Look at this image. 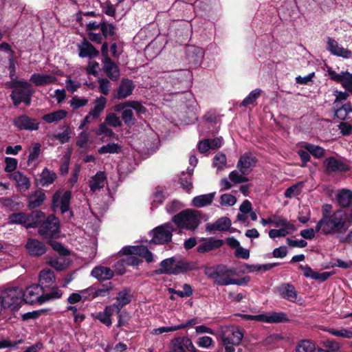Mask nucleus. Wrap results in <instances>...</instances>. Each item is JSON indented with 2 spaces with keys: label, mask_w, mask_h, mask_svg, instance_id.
Returning a JSON list of instances; mask_svg holds the SVG:
<instances>
[{
  "label": "nucleus",
  "mask_w": 352,
  "mask_h": 352,
  "mask_svg": "<svg viewBox=\"0 0 352 352\" xmlns=\"http://www.w3.org/2000/svg\"><path fill=\"white\" fill-rule=\"evenodd\" d=\"M232 225V221L228 217H223L217 219L214 223H207L206 226V230L208 232L212 231H225L228 230Z\"/></svg>",
  "instance_id": "obj_26"
},
{
  "label": "nucleus",
  "mask_w": 352,
  "mask_h": 352,
  "mask_svg": "<svg viewBox=\"0 0 352 352\" xmlns=\"http://www.w3.org/2000/svg\"><path fill=\"white\" fill-rule=\"evenodd\" d=\"M2 307L18 309L23 302V291L19 287H9L0 293Z\"/></svg>",
  "instance_id": "obj_7"
},
{
  "label": "nucleus",
  "mask_w": 352,
  "mask_h": 352,
  "mask_svg": "<svg viewBox=\"0 0 352 352\" xmlns=\"http://www.w3.org/2000/svg\"><path fill=\"white\" fill-rule=\"evenodd\" d=\"M132 107L138 114L144 113L146 109L142 103L138 101H126L114 105L113 110L116 111H124L126 108Z\"/></svg>",
  "instance_id": "obj_30"
},
{
  "label": "nucleus",
  "mask_w": 352,
  "mask_h": 352,
  "mask_svg": "<svg viewBox=\"0 0 352 352\" xmlns=\"http://www.w3.org/2000/svg\"><path fill=\"white\" fill-rule=\"evenodd\" d=\"M90 143V132L87 131H81L77 137L76 146L86 150L89 148Z\"/></svg>",
  "instance_id": "obj_45"
},
{
  "label": "nucleus",
  "mask_w": 352,
  "mask_h": 352,
  "mask_svg": "<svg viewBox=\"0 0 352 352\" xmlns=\"http://www.w3.org/2000/svg\"><path fill=\"white\" fill-rule=\"evenodd\" d=\"M277 265V263H267V264H256V265H245V267L247 270L248 272H259L263 271L265 272L267 270H270L272 269V267H275Z\"/></svg>",
  "instance_id": "obj_48"
},
{
  "label": "nucleus",
  "mask_w": 352,
  "mask_h": 352,
  "mask_svg": "<svg viewBox=\"0 0 352 352\" xmlns=\"http://www.w3.org/2000/svg\"><path fill=\"white\" fill-rule=\"evenodd\" d=\"M160 265L161 273L168 274H179L191 270L189 263L181 261V260L177 261L175 257L162 260Z\"/></svg>",
  "instance_id": "obj_8"
},
{
  "label": "nucleus",
  "mask_w": 352,
  "mask_h": 352,
  "mask_svg": "<svg viewBox=\"0 0 352 352\" xmlns=\"http://www.w3.org/2000/svg\"><path fill=\"white\" fill-rule=\"evenodd\" d=\"M349 221L350 217L345 210H336L329 216H322L316 224V230L326 235L340 234L349 227Z\"/></svg>",
  "instance_id": "obj_1"
},
{
  "label": "nucleus",
  "mask_w": 352,
  "mask_h": 352,
  "mask_svg": "<svg viewBox=\"0 0 352 352\" xmlns=\"http://www.w3.org/2000/svg\"><path fill=\"white\" fill-rule=\"evenodd\" d=\"M304 148L311 153L314 157L316 158L322 157L325 152L324 149L320 147V146L314 145L312 144H305L304 145Z\"/></svg>",
  "instance_id": "obj_49"
},
{
  "label": "nucleus",
  "mask_w": 352,
  "mask_h": 352,
  "mask_svg": "<svg viewBox=\"0 0 352 352\" xmlns=\"http://www.w3.org/2000/svg\"><path fill=\"white\" fill-rule=\"evenodd\" d=\"M173 222L180 229L194 230L199 227L201 213L194 209H186L173 217Z\"/></svg>",
  "instance_id": "obj_2"
},
{
  "label": "nucleus",
  "mask_w": 352,
  "mask_h": 352,
  "mask_svg": "<svg viewBox=\"0 0 352 352\" xmlns=\"http://www.w3.org/2000/svg\"><path fill=\"white\" fill-rule=\"evenodd\" d=\"M93 277L98 280H109L113 276V272L106 266H97L91 272Z\"/></svg>",
  "instance_id": "obj_32"
},
{
  "label": "nucleus",
  "mask_w": 352,
  "mask_h": 352,
  "mask_svg": "<svg viewBox=\"0 0 352 352\" xmlns=\"http://www.w3.org/2000/svg\"><path fill=\"white\" fill-rule=\"evenodd\" d=\"M106 175L103 171H98L91 177L89 181V186L91 192H96L104 188L106 184Z\"/></svg>",
  "instance_id": "obj_28"
},
{
  "label": "nucleus",
  "mask_w": 352,
  "mask_h": 352,
  "mask_svg": "<svg viewBox=\"0 0 352 352\" xmlns=\"http://www.w3.org/2000/svg\"><path fill=\"white\" fill-rule=\"evenodd\" d=\"M56 179V174L45 168L40 175V184L43 186H48L54 183Z\"/></svg>",
  "instance_id": "obj_44"
},
{
  "label": "nucleus",
  "mask_w": 352,
  "mask_h": 352,
  "mask_svg": "<svg viewBox=\"0 0 352 352\" xmlns=\"http://www.w3.org/2000/svg\"><path fill=\"white\" fill-rule=\"evenodd\" d=\"M102 64L103 71L109 79L112 80L119 79L120 76L119 67L114 61L110 58H106V60H102Z\"/></svg>",
  "instance_id": "obj_23"
},
{
  "label": "nucleus",
  "mask_w": 352,
  "mask_h": 352,
  "mask_svg": "<svg viewBox=\"0 0 352 352\" xmlns=\"http://www.w3.org/2000/svg\"><path fill=\"white\" fill-rule=\"evenodd\" d=\"M327 72L331 79L340 82L342 87L352 94V73L348 72L337 73L332 69H329Z\"/></svg>",
  "instance_id": "obj_13"
},
{
  "label": "nucleus",
  "mask_w": 352,
  "mask_h": 352,
  "mask_svg": "<svg viewBox=\"0 0 352 352\" xmlns=\"http://www.w3.org/2000/svg\"><path fill=\"white\" fill-rule=\"evenodd\" d=\"M30 153L28 157V164H32V162L39 157L41 151V144L39 143H34L29 150Z\"/></svg>",
  "instance_id": "obj_53"
},
{
  "label": "nucleus",
  "mask_w": 352,
  "mask_h": 352,
  "mask_svg": "<svg viewBox=\"0 0 352 352\" xmlns=\"http://www.w3.org/2000/svg\"><path fill=\"white\" fill-rule=\"evenodd\" d=\"M333 95L335 96V100L333 101L334 107H340V104L343 102H345L348 97L349 94L346 91H340L338 89H336L333 91Z\"/></svg>",
  "instance_id": "obj_58"
},
{
  "label": "nucleus",
  "mask_w": 352,
  "mask_h": 352,
  "mask_svg": "<svg viewBox=\"0 0 352 352\" xmlns=\"http://www.w3.org/2000/svg\"><path fill=\"white\" fill-rule=\"evenodd\" d=\"M256 164V157L250 152L243 153L239 159L236 168L243 174H249Z\"/></svg>",
  "instance_id": "obj_14"
},
{
  "label": "nucleus",
  "mask_w": 352,
  "mask_h": 352,
  "mask_svg": "<svg viewBox=\"0 0 352 352\" xmlns=\"http://www.w3.org/2000/svg\"><path fill=\"white\" fill-rule=\"evenodd\" d=\"M262 93V89L259 88H256L253 89L246 98L243 99L241 105L243 107H247V105L253 104L256 101V99L259 98Z\"/></svg>",
  "instance_id": "obj_47"
},
{
  "label": "nucleus",
  "mask_w": 352,
  "mask_h": 352,
  "mask_svg": "<svg viewBox=\"0 0 352 352\" xmlns=\"http://www.w3.org/2000/svg\"><path fill=\"white\" fill-rule=\"evenodd\" d=\"M121 151V147L116 143H109L103 145L98 150L100 154L105 153H118Z\"/></svg>",
  "instance_id": "obj_50"
},
{
  "label": "nucleus",
  "mask_w": 352,
  "mask_h": 352,
  "mask_svg": "<svg viewBox=\"0 0 352 352\" xmlns=\"http://www.w3.org/2000/svg\"><path fill=\"white\" fill-rule=\"evenodd\" d=\"M336 199L341 207H349L352 205V190L342 188L336 195Z\"/></svg>",
  "instance_id": "obj_34"
},
{
  "label": "nucleus",
  "mask_w": 352,
  "mask_h": 352,
  "mask_svg": "<svg viewBox=\"0 0 352 352\" xmlns=\"http://www.w3.org/2000/svg\"><path fill=\"white\" fill-rule=\"evenodd\" d=\"M98 82L99 85V91L105 96L108 95L110 89L109 80L106 78H99Z\"/></svg>",
  "instance_id": "obj_64"
},
{
  "label": "nucleus",
  "mask_w": 352,
  "mask_h": 352,
  "mask_svg": "<svg viewBox=\"0 0 352 352\" xmlns=\"http://www.w3.org/2000/svg\"><path fill=\"white\" fill-rule=\"evenodd\" d=\"M135 88L132 80L129 79H122L120 87L117 90L116 98L122 100L130 96Z\"/></svg>",
  "instance_id": "obj_27"
},
{
  "label": "nucleus",
  "mask_w": 352,
  "mask_h": 352,
  "mask_svg": "<svg viewBox=\"0 0 352 352\" xmlns=\"http://www.w3.org/2000/svg\"><path fill=\"white\" fill-rule=\"evenodd\" d=\"M197 344L199 347L209 349L214 346V341L210 336H204L199 337Z\"/></svg>",
  "instance_id": "obj_59"
},
{
  "label": "nucleus",
  "mask_w": 352,
  "mask_h": 352,
  "mask_svg": "<svg viewBox=\"0 0 352 352\" xmlns=\"http://www.w3.org/2000/svg\"><path fill=\"white\" fill-rule=\"evenodd\" d=\"M57 78L53 74L34 73L30 77V80L37 87L45 86L54 82Z\"/></svg>",
  "instance_id": "obj_24"
},
{
  "label": "nucleus",
  "mask_w": 352,
  "mask_h": 352,
  "mask_svg": "<svg viewBox=\"0 0 352 352\" xmlns=\"http://www.w3.org/2000/svg\"><path fill=\"white\" fill-rule=\"evenodd\" d=\"M123 254L126 257L123 259V262L128 265H138L141 263L142 257L147 263L153 262V255L151 251L144 246H128L122 248Z\"/></svg>",
  "instance_id": "obj_5"
},
{
  "label": "nucleus",
  "mask_w": 352,
  "mask_h": 352,
  "mask_svg": "<svg viewBox=\"0 0 352 352\" xmlns=\"http://www.w3.org/2000/svg\"><path fill=\"white\" fill-rule=\"evenodd\" d=\"M273 224L276 228H281L292 233L296 230L293 223L287 221L285 217L278 214L273 215Z\"/></svg>",
  "instance_id": "obj_37"
},
{
  "label": "nucleus",
  "mask_w": 352,
  "mask_h": 352,
  "mask_svg": "<svg viewBox=\"0 0 352 352\" xmlns=\"http://www.w3.org/2000/svg\"><path fill=\"white\" fill-rule=\"evenodd\" d=\"M26 251L32 256H40L46 253V245L34 238H29L25 244Z\"/></svg>",
  "instance_id": "obj_18"
},
{
  "label": "nucleus",
  "mask_w": 352,
  "mask_h": 352,
  "mask_svg": "<svg viewBox=\"0 0 352 352\" xmlns=\"http://www.w3.org/2000/svg\"><path fill=\"white\" fill-rule=\"evenodd\" d=\"M237 199L234 195L229 193H224L221 195L220 197V205L223 206H232L235 205Z\"/></svg>",
  "instance_id": "obj_57"
},
{
  "label": "nucleus",
  "mask_w": 352,
  "mask_h": 352,
  "mask_svg": "<svg viewBox=\"0 0 352 352\" xmlns=\"http://www.w3.org/2000/svg\"><path fill=\"white\" fill-rule=\"evenodd\" d=\"M324 164L326 170L329 172H346L348 170V166L342 161L333 157L326 158Z\"/></svg>",
  "instance_id": "obj_25"
},
{
  "label": "nucleus",
  "mask_w": 352,
  "mask_h": 352,
  "mask_svg": "<svg viewBox=\"0 0 352 352\" xmlns=\"http://www.w3.org/2000/svg\"><path fill=\"white\" fill-rule=\"evenodd\" d=\"M174 227L171 223H165L151 231V241L155 244H164L171 241Z\"/></svg>",
  "instance_id": "obj_9"
},
{
  "label": "nucleus",
  "mask_w": 352,
  "mask_h": 352,
  "mask_svg": "<svg viewBox=\"0 0 352 352\" xmlns=\"http://www.w3.org/2000/svg\"><path fill=\"white\" fill-rule=\"evenodd\" d=\"M221 241L219 240H209L206 241L204 243L199 244L198 246V252H205L212 250L214 248H217L220 247L221 245Z\"/></svg>",
  "instance_id": "obj_46"
},
{
  "label": "nucleus",
  "mask_w": 352,
  "mask_h": 352,
  "mask_svg": "<svg viewBox=\"0 0 352 352\" xmlns=\"http://www.w3.org/2000/svg\"><path fill=\"white\" fill-rule=\"evenodd\" d=\"M89 100L86 98H80L75 96L70 101V104L72 109H77L80 107H85L88 103Z\"/></svg>",
  "instance_id": "obj_63"
},
{
  "label": "nucleus",
  "mask_w": 352,
  "mask_h": 352,
  "mask_svg": "<svg viewBox=\"0 0 352 352\" xmlns=\"http://www.w3.org/2000/svg\"><path fill=\"white\" fill-rule=\"evenodd\" d=\"M116 313V311L113 307L112 305H109L105 307L103 311L97 313L95 317L104 325L110 327L112 323L111 316Z\"/></svg>",
  "instance_id": "obj_35"
},
{
  "label": "nucleus",
  "mask_w": 352,
  "mask_h": 352,
  "mask_svg": "<svg viewBox=\"0 0 352 352\" xmlns=\"http://www.w3.org/2000/svg\"><path fill=\"white\" fill-rule=\"evenodd\" d=\"M72 192L70 191L58 190L52 197V206L54 209L59 208L62 213L69 210Z\"/></svg>",
  "instance_id": "obj_12"
},
{
  "label": "nucleus",
  "mask_w": 352,
  "mask_h": 352,
  "mask_svg": "<svg viewBox=\"0 0 352 352\" xmlns=\"http://www.w3.org/2000/svg\"><path fill=\"white\" fill-rule=\"evenodd\" d=\"M111 288L112 287L111 283L103 285L98 289H96L94 287H89L87 288L89 299H94L97 297H105L108 295Z\"/></svg>",
  "instance_id": "obj_36"
},
{
  "label": "nucleus",
  "mask_w": 352,
  "mask_h": 352,
  "mask_svg": "<svg viewBox=\"0 0 352 352\" xmlns=\"http://www.w3.org/2000/svg\"><path fill=\"white\" fill-rule=\"evenodd\" d=\"M72 130L69 126H66L65 131L60 133L54 135V137L58 140L61 144H65L69 142L71 138Z\"/></svg>",
  "instance_id": "obj_60"
},
{
  "label": "nucleus",
  "mask_w": 352,
  "mask_h": 352,
  "mask_svg": "<svg viewBox=\"0 0 352 352\" xmlns=\"http://www.w3.org/2000/svg\"><path fill=\"white\" fill-rule=\"evenodd\" d=\"M205 274L218 285H230L232 276L235 274V271L226 265H219L216 267H206Z\"/></svg>",
  "instance_id": "obj_6"
},
{
  "label": "nucleus",
  "mask_w": 352,
  "mask_h": 352,
  "mask_svg": "<svg viewBox=\"0 0 352 352\" xmlns=\"http://www.w3.org/2000/svg\"><path fill=\"white\" fill-rule=\"evenodd\" d=\"M327 332L330 334L346 338L347 339H352V329L347 328H342L340 329H327Z\"/></svg>",
  "instance_id": "obj_52"
},
{
  "label": "nucleus",
  "mask_w": 352,
  "mask_h": 352,
  "mask_svg": "<svg viewBox=\"0 0 352 352\" xmlns=\"http://www.w3.org/2000/svg\"><path fill=\"white\" fill-rule=\"evenodd\" d=\"M243 338V333L236 326H226L220 328V338L226 352H234Z\"/></svg>",
  "instance_id": "obj_3"
},
{
  "label": "nucleus",
  "mask_w": 352,
  "mask_h": 352,
  "mask_svg": "<svg viewBox=\"0 0 352 352\" xmlns=\"http://www.w3.org/2000/svg\"><path fill=\"white\" fill-rule=\"evenodd\" d=\"M8 178L15 182L19 192H25L30 186L29 178L26 175L20 171H14L8 175Z\"/></svg>",
  "instance_id": "obj_20"
},
{
  "label": "nucleus",
  "mask_w": 352,
  "mask_h": 352,
  "mask_svg": "<svg viewBox=\"0 0 352 352\" xmlns=\"http://www.w3.org/2000/svg\"><path fill=\"white\" fill-rule=\"evenodd\" d=\"M8 222L12 224H22L26 228H35L36 223L33 221V217L24 212H18L10 214Z\"/></svg>",
  "instance_id": "obj_16"
},
{
  "label": "nucleus",
  "mask_w": 352,
  "mask_h": 352,
  "mask_svg": "<svg viewBox=\"0 0 352 352\" xmlns=\"http://www.w3.org/2000/svg\"><path fill=\"white\" fill-rule=\"evenodd\" d=\"M58 219L55 216L50 215L38 227V234L44 239H51L58 236Z\"/></svg>",
  "instance_id": "obj_10"
},
{
  "label": "nucleus",
  "mask_w": 352,
  "mask_h": 352,
  "mask_svg": "<svg viewBox=\"0 0 352 352\" xmlns=\"http://www.w3.org/2000/svg\"><path fill=\"white\" fill-rule=\"evenodd\" d=\"M327 50L333 55L344 58H350L352 54L351 51L344 48L339 45L336 40L330 37L327 39Z\"/></svg>",
  "instance_id": "obj_19"
},
{
  "label": "nucleus",
  "mask_w": 352,
  "mask_h": 352,
  "mask_svg": "<svg viewBox=\"0 0 352 352\" xmlns=\"http://www.w3.org/2000/svg\"><path fill=\"white\" fill-rule=\"evenodd\" d=\"M5 171L7 173L14 172L18 166V160L14 157H7L5 158Z\"/></svg>",
  "instance_id": "obj_62"
},
{
  "label": "nucleus",
  "mask_w": 352,
  "mask_h": 352,
  "mask_svg": "<svg viewBox=\"0 0 352 352\" xmlns=\"http://www.w3.org/2000/svg\"><path fill=\"white\" fill-rule=\"evenodd\" d=\"M215 192L197 195L192 198L191 206L195 208H204L211 205L214 199Z\"/></svg>",
  "instance_id": "obj_29"
},
{
  "label": "nucleus",
  "mask_w": 352,
  "mask_h": 352,
  "mask_svg": "<svg viewBox=\"0 0 352 352\" xmlns=\"http://www.w3.org/2000/svg\"><path fill=\"white\" fill-rule=\"evenodd\" d=\"M9 86L13 89L10 98L14 102V105H19L21 102H24L26 105H29L31 103L33 91L30 82L23 80H15Z\"/></svg>",
  "instance_id": "obj_4"
},
{
  "label": "nucleus",
  "mask_w": 352,
  "mask_h": 352,
  "mask_svg": "<svg viewBox=\"0 0 352 352\" xmlns=\"http://www.w3.org/2000/svg\"><path fill=\"white\" fill-rule=\"evenodd\" d=\"M47 263L54 269L61 271L64 270L69 265L68 258L64 256H58L56 257H50L47 258Z\"/></svg>",
  "instance_id": "obj_40"
},
{
  "label": "nucleus",
  "mask_w": 352,
  "mask_h": 352,
  "mask_svg": "<svg viewBox=\"0 0 352 352\" xmlns=\"http://www.w3.org/2000/svg\"><path fill=\"white\" fill-rule=\"evenodd\" d=\"M131 298L132 296L131 292L128 289H124L122 291L118 292L116 298V302L113 305H111L116 311V314L120 313L122 307L131 302Z\"/></svg>",
  "instance_id": "obj_22"
},
{
  "label": "nucleus",
  "mask_w": 352,
  "mask_h": 352,
  "mask_svg": "<svg viewBox=\"0 0 352 352\" xmlns=\"http://www.w3.org/2000/svg\"><path fill=\"white\" fill-rule=\"evenodd\" d=\"M45 199V192L37 190L29 195L28 199V206L31 209L39 207Z\"/></svg>",
  "instance_id": "obj_39"
},
{
  "label": "nucleus",
  "mask_w": 352,
  "mask_h": 352,
  "mask_svg": "<svg viewBox=\"0 0 352 352\" xmlns=\"http://www.w3.org/2000/svg\"><path fill=\"white\" fill-rule=\"evenodd\" d=\"M187 54L190 58L192 59L193 62L199 63L204 58L205 52L200 47L191 45L187 48Z\"/></svg>",
  "instance_id": "obj_41"
},
{
  "label": "nucleus",
  "mask_w": 352,
  "mask_h": 352,
  "mask_svg": "<svg viewBox=\"0 0 352 352\" xmlns=\"http://www.w3.org/2000/svg\"><path fill=\"white\" fill-rule=\"evenodd\" d=\"M67 111L63 109H58L52 111L51 113L45 114L43 116V119L45 122L52 123L62 120L67 116Z\"/></svg>",
  "instance_id": "obj_43"
},
{
  "label": "nucleus",
  "mask_w": 352,
  "mask_h": 352,
  "mask_svg": "<svg viewBox=\"0 0 352 352\" xmlns=\"http://www.w3.org/2000/svg\"><path fill=\"white\" fill-rule=\"evenodd\" d=\"M79 52V56L81 58H92L96 57L98 54V51L91 43L84 41L78 45Z\"/></svg>",
  "instance_id": "obj_33"
},
{
  "label": "nucleus",
  "mask_w": 352,
  "mask_h": 352,
  "mask_svg": "<svg viewBox=\"0 0 352 352\" xmlns=\"http://www.w3.org/2000/svg\"><path fill=\"white\" fill-rule=\"evenodd\" d=\"M315 346L312 342L304 340L297 344L296 352H313Z\"/></svg>",
  "instance_id": "obj_51"
},
{
  "label": "nucleus",
  "mask_w": 352,
  "mask_h": 352,
  "mask_svg": "<svg viewBox=\"0 0 352 352\" xmlns=\"http://www.w3.org/2000/svg\"><path fill=\"white\" fill-rule=\"evenodd\" d=\"M94 104V107L89 111V116H91L93 118H97L104 111L107 104V99L102 96H99L95 100Z\"/></svg>",
  "instance_id": "obj_38"
},
{
  "label": "nucleus",
  "mask_w": 352,
  "mask_h": 352,
  "mask_svg": "<svg viewBox=\"0 0 352 352\" xmlns=\"http://www.w3.org/2000/svg\"><path fill=\"white\" fill-rule=\"evenodd\" d=\"M43 294L44 292L42 287L38 285L34 284L26 287V290L23 292V301H25L28 304L41 305L45 302Z\"/></svg>",
  "instance_id": "obj_11"
},
{
  "label": "nucleus",
  "mask_w": 352,
  "mask_h": 352,
  "mask_svg": "<svg viewBox=\"0 0 352 352\" xmlns=\"http://www.w3.org/2000/svg\"><path fill=\"white\" fill-rule=\"evenodd\" d=\"M276 291L282 298L291 302H295L297 299L298 293L292 284L283 283L276 287Z\"/></svg>",
  "instance_id": "obj_21"
},
{
  "label": "nucleus",
  "mask_w": 352,
  "mask_h": 352,
  "mask_svg": "<svg viewBox=\"0 0 352 352\" xmlns=\"http://www.w3.org/2000/svg\"><path fill=\"white\" fill-rule=\"evenodd\" d=\"M14 125L19 130L35 131L39 129L38 121L36 118L25 115L15 118Z\"/></svg>",
  "instance_id": "obj_15"
},
{
  "label": "nucleus",
  "mask_w": 352,
  "mask_h": 352,
  "mask_svg": "<svg viewBox=\"0 0 352 352\" xmlns=\"http://www.w3.org/2000/svg\"><path fill=\"white\" fill-rule=\"evenodd\" d=\"M133 110H134V109H133L132 107H128L126 108L124 111H122V121L128 126L133 125L135 123V120L133 116Z\"/></svg>",
  "instance_id": "obj_54"
},
{
  "label": "nucleus",
  "mask_w": 352,
  "mask_h": 352,
  "mask_svg": "<svg viewBox=\"0 0 352 352\" xmlns=\"http://www.w3.org/2000/svg\"><path fill=\"white\" fill-rule=\"evenodd\" d=\"M82 299H89L87 289L80 291L79 293H72L68 298L67 300L70 304H76V302H78Z\"/></svg>",
  "instance_id": "obj_55"
},
{
  "label": "nucleus",
  "mask_w": 352,
  "mask_h": 352,
  "mask_svg": "<svg viewBox=\"0 0 352 352\" xmlns=\"http://www.w3.org/2000/svg\"><path fill=\"white\" fill-rule=\"evenodd\" d=\"M334 108V116L341 120H345V119L349 118V115L352 113V106L350 102H345L342 104L340 107Z\"/></svg>",
  "instance_id": "obj_42"
},
{
  "label": "nucleus",
  "mask_w": 352,
  "mask_h": 352,
  "mask_svg": "<svg viewBox=\"0 0 352 352\" xmlns=\"http://www.w3.org/2000/svg\"><path fill=\"white\" fill-rule=\"evenodd\" d=\"M245 317L265 322H282L288 320L287 315L283 312H272L255 316L245 315Z\"/></svg>",
  "instance_id": "obj_17"
},
{
  "label": "nucleus",
  "mask_w": 352,
  "mask_h": 352,
  "mask_svg": "<svg viewBox=\"0 0 352 352\" xmlns=\"http://www.w3.org/2000/svg\"><path fill=\"white\" fill-rule=\"evenodd\" d=\"M54 278V274L50 270H43L39 272L38 285L42 287L43 292L45 287L53 285Z\"/></svg>",
  "instance_id": "obj_31"
},
{
  "label": "nucleus",
  "mask_w": 352,
  "mask_h": 352,
  "mask_svg": "<svg viewBox=\"0 0 352 352\" xmlns=\"http://www.w3.org/2000/svg\"><path fill=\"white\" fill-rule=\"evenodd\" d=\"M105 123L112 126L113 127H120L122 125V122L116 114L111 113L107 115L105 118Z\"/></svg>",
  "instance_id": "obj_61"
},
{
  "label": "nucleus",
  "mask_w": 352,
  "mask_h": 352,
  "mask_svg": "<svg viewBox=\"0 0 352 352\" xmlns=\"http://www.w3.org/2000/svg\"><path fill=\"white\" fill-rule=\"evenodd\" d=\"M212 164L217 170H222L226 165V157L223 153H217L213 158Z\"/></svg>",
  "instance_id": "obj_56"
}]
</instances>
